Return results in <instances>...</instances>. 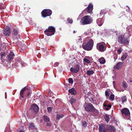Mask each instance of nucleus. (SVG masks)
Wrapping results in <instances>:
<instances>
[{
	"label": "nucleus",
	"mask_w": 132,
	"mask_h": 132,
	"mask_svg": "<svg viewBox=\"0 0 132 132\" xmlns=\"http://www.w3.org/2000/svg\"><path fill=\"white\" fill-rule=\"evenodd\" d=\"M15 56L14 53L12 51H10L9 54L6 57V60L4 59L5 56V53L4 52L0 53V59L3 63L6 64L10 63L13 61Z\"/></svg>",
	"instance_id": "obj_1"
},
{
	"label": "nucleus",
	"mask_w": 132,
	"mask_h": 132,
	"mask_svg": "<svg viewBox=\"0 0 132 132\" xmlns=\"http://www.w3.org/2000/svg\"><path fill=\"white\" fill-rule=\"evenodd\" d=\"M118 41L119 43L125 45H128L129 42V41L128 40V38L123 34H121L118 36Z\"/></svg>",
	"instance_id": "obj_2"
},
{
	"label": "nucleus",
	"mask_w": 132,
	"mask_h": 132,
	"mask_svg": "<svg viewBox=\"0 0 132 132\" xmlns=\"http://www.w3.org/2000/svg\"><path fill=\"white\" fill-rule=\"evenodd\" d=\"M93 21L92 18L90 16L86 15L83 17L80 21L81 24L85 25L91 23Z\"/></svg>",
	"instance_id": "obj_3"
},
{
	"label": "nucleus",
	"mask_w": 132,
	"mask_h": 132,
	"mask_svg": "<svg viewBox=\"0 0 132 132\" xmlns=\"http://www.w3.org/2000/svg\"><path fill=\"white\" fill-rule=\"evenodd\" d=\"M94 45V41L91 39H90L87 43L82 44V48L85 50L90 51L91 50Z\"/></svg>",
	"instance_id": "obj_4"
},
{
	"label": "nucleus",
	"mask_w": 132,
	"mask_h": 132,
	"mask_svg": "<svg viewBox=\"0 0 132 132\" xmlns=\"http://www.w3.org/2000/svg\"><path fill=\"white\" fill-rule=\"evenodd\" d=\"M84 107L85 110L87 111H90L92 112H98L97 110L91 103H85L84 104Z\"/></svg>",
	"instance_id": "obj_5"
},
{
	"label": "nucleus",
	"mask_w": 132,
	"mask_h": 132,
	"mask_svg": "<svg viewBox=\"0 0 132 132\" xmlns=\"http://www.w3.org/2000/svg\"><path fill=\"white\" fill-rule=\"evenodd\" d=\"M55 30L54 27L53 26H50L44 31V33L48 36H51L54 34Z\"/></svg>",
	"instance_id": "obj_6"
},
{
	"label": "nucleus",
	"mask_w": 132,
	"mask_h": 132,
	"mask_svg": "<svg viewBox=\"0 0 132 132\" xmlns=\"http://www.w3.org/2000/svg\"><path fill=\"white\" fill-rule=\"evenodd\" d=\"M96 48L100 52H103L105 51L107 48V46L104 42L98 43L96 44Z\"/></svg>",
	"instance_id": "obj_7"
},
{
	"label": "nucleus",
	"mask_w": 132,
	"mask_h": 132,
	"mask_svg": "<svg viewBox=\"0 0 132 132\" xmlns=\"http://www.w3.org/2000/svg\"><path fill=\"white\" fill-rule=\"evenodd\" d=\"M52 13V11L49 9H45L43 10L41 12L42 16L44 18L50 16Z\"/></svg>",
	"instance_id": "obj_8"
},
{
	"label": "nucleus",
	"mask_w": 132,
	"mask_h": 132,
	"mask_svg": "<svg viewBox=\"0 0 132 132\" xmlns=\"http://www.w3.org/2000/svg\"><path fill=\"white\" fill-rule=\"evenodd\" d=\"M11 32V29L8 26H6L3 30V34L5 36H9Z\"/></svg>",
	"instance_id": "obj_9"
},
{
	"label": "nucleus",
	"mask_w": 132,
	"mask_h": 132,
	"mask_svg": "<svg viewBox=\"0 0 132 132\" xmlns=\"http://www.w3.org/2000/svg\"><path fill=\"white\" fill-rule=\"evenodd\" d=\"M80 70L79 65L76 64L74 67H71L70 68V71L73 73H77Z\"/></svg>",
	"instance_id": "obj_10"
},
{
	"label": "nucleus",
	"mask_w": 132,
	"mask_h": 132,
	"mask_svg": "<svg viewBox=\"0 0 132 132\" xmlns=\"http://www.w3.org/2000/svg\"><path fill=\"white\" fill-rule=\"evenodd\" d=\"M121 112L122 115L124 114L126 117L129 116L130 115V112L129 110L126 108L122 109L121 111Z\"/></svg>",
	"instance_id": "obj_11"
},
{
	"label": "nucleus",
	"mask_w": 132,
	"mask_h": 132,
	"mask_svg": "<svg viewBox=\"0 0 132 132\" xmlns=\"http://www.w3.org/2000/svg\"><path fill=\"white\" fill-rule=\"evenodd\" d=\"M123 63L119 62L114 67V68L117 70H119L121 69L123 66Z\"/></svg>",
	"instance_id": "obj_12"
},
{
	"label": "nucleus",
	"mask_w": 132,
	"mask_h": 132,
	"mask_svg": "<svg viewBox=\"0 0 132 132\" xmlns=\"http://www.w3.org/2000/svg\"><path fill=\"white\" fill-rule=\"evenodd\" d=\"M99 130L100 132H108L107 129L105 128L104 125L103 124L99 126Z\"/></svg>",
	"instance_id": "obj_13"
},
{
	"label": "nucleus",
	"mask_w": 132,
	"mask_h": 132,
	"mask_svg": "<svg viewBox=\"0 0 132 132\" xmlns=\"http://www.w3.org/2000/svg\"><path fill=\"white\" fill-rule=\"evenodd\" d=\"M108 132H115L114 127L111 126H108L107 127Z\"/></svg>",
	"instance_id": "obj_14"
},
{
	"label": "nucleus",
	"mask_w": 132,
	"mask_h": 132,
	"mask_svg": "<svg viewBox=\"0 0 132 132\" xmlns=\"http://www.w3.org/2000/svg\"><path fill=\"white\" fill-rule=\"evenodd\" d=\"M104 20L102 18H99L96 20V23L99 26H101L104 22Z\"/></svg>",
	"instance_id": "obj_15"
},
{
	"label": "nucleus",
	"mask_w": 132,
	"mask_h": 132,
	"mask_svg": "<svg viewBox=\"0 0 132 132\" xmlns=\"http://www.w3.org/2000/svg\"><path fill=\"white\" fill-rule=\"evenodd\" d=\"M68 92L72 95H75L77 93L76 91L73 88L70 89L68 90Z\"/></svg>",
	"instance_id": "obj_16"
},
{
	"label": "nucleus",
	"mask_w": 132,
	"mask_h": 132,
	"mask_svg": "<svg viewBox=\"0 0 132 132\" xmlns=\"http://www.w3.org/2000/svg\"><path fill=\"white\" fill-rule=\"evenodd\" d=\"M31 109H32L36 112H37L39 110L38 106L35 104L31 106Z\"/></svg>",
	"instance_id": "obj_17"
},
{
	"label": "nucleus",
	"mask_w": 132,
	"mask_h": 132,
	"mask_svg": "<svg viewBox=\"0 0 132 132\" xmlns=\"http://www.w3.org/2000/svg\"><path fill=\"white\" fill-rule=\"evenodd\" d=\"M93 5L91 4H89L88 6L86 8L87 10V12L89 13L92 11L93 9Z\"/></svg>",
	"instance_id": "obj_18"
},
{
	"label": "nucleus",
	"mask_w": 132,
	"mask_h": 132,
	"mask_svg": "<svg viewBox=\"0 0 132 132\" xmlns=\"http://www.w3.org/2000/svg\"><path fill=\"white\" fill-rule=\"evenodd\" d=\"M18 31L15 29H14L13 30L12 32V35H13V38H14L15 37V38H17V37H16L17 36V35L18 34Z\"/></svg>",
	"instance_id": "obj_19"
},
{
	"label": "nucleus",
	"mask_w": 132,
	"mask_h": 132,
	"mask_svg": "<svg viewBox=\"0 0 132 132\" xmlns=\"http://www.w3.org/2000/svg\"><path fill=\"white\" fill-rule=\"evenodd\" d=\"M43 119L45 122H48L50 121V119L47 115H44Z\"/></svg>",
	"instance_id": "obj_20"
},
{
	"label": "nucleus",
	"mask_w": 132,
	"mask_h": 132,
	"mask_svg": "<svg viewBox=\"0 0 132 132\" xmlns=\"http://www.w3.org/2000/svg\"><path fill=\"white\" fill-rule=\"evenodd\" d=\"M106 13V11L105 9L102 10L100 13V16L101 17L103 15H104Z\"/></svg>",
	"instance_id": "obj_21"
},
{
	"label": "nucleus",
	"mask_w": 132,
	"mask_h": 132,
	"mask_svg": "<svg viewBox=\"0 0 132 132\" xmlns=\"http://www.w3.org/2000/svg\"><path fill=\"white\" fill-rule=\"evenodd\" d=\"M99 61L100 63L101 64H104L105 62V60L104 58L103 57H102L100 59Z\"/></svg>",
	"instance_id": "obj_22"
},
{
	"label": "nucleus",
	"mask_w": 132,
	"mask_h": 132,
	"mask_svg": "<svg viewBox=\"0 0 132 132\" xmlns=\"http://www.w3.org/2000/svg\"><path fill=\"white\" fill-rule=\"evenodd\" d=\"M94 73V72L93 70H88L87 71V74L89 76L93 75Z\"/></svg>",
	"instance_id": "obj_23"
},
{
	"label": "nucleus",
	"mask_w": 132,
	"mask_h": 132,
	"mask_svg": "<svg viewBox=\"0 0 132 132\" xmlns=\"http://www.w3.org/2000/svg\"><path fill=\"white\" fill-rule=\"evenodd\" d=\"M128 56L127 53H126L125 54H123L121 57V59L122 61L125 60Z\"/></svg>",
	"instance_id": "obj_24"
},
{
	"label": "nucleus",
	"mask_w": 132,
	"mask_h": 132,
	"mask_svg": "<svg viewBox=\"0 0 132 132\" xmlns=\"http://www.w3.org/2000/svg\"><path fill=\"white\" fill-rule=\"evenodd\" d=\"M26 91L23 88V89H21L20 92V96L22 97V98H23V94L24 93V92Z\"/></svg>",
	"instance_id": "obj_25"
},
{
	"label": "nucleus",
	"mask_w": 132,
	"mask_h": 132,
	"mask_svg": "<svg viewBox=\"0 0 132 132\" xmlns=\"http://www.w3.org/2000/svg\"><path fill=\"white\" fill-rule=\"evenodd\" d=\"M104 118L106 122L107 123H108L110 119L108 115L107 114H105Z\"/></svg>",
	"instance_id": "obj_26"
},
{
	"label": "nucleus",
	"mask_w": 132,
	"mask_h": 132,
	"mask_svg": "<svg viewBox=\"0 0 132 132\" xmlns=\"http://www.w3.org/2000/svg\"><path fill=\"white\" fill-rule=\"evenodd\" d=\"M64 115L63 114L60 115L59 114H57L56 115V119L57 120H59L60 118H62L63 117Z\"/></svg>",
	"instance_id": "obj_27"
},
{
	"label": "nucleus",
	"mask_w": 132,
	"mask_h": 132,
	"mask_svg": "<svg viewBox=\"0 0 132 132\" xmlns=\"http://www.w3.org/2000/svg\"><path fill=\"white\" fill-rule=\"evenodd\" d=\"M122 84L123 87L125 88H127L128 87L127 84L125 81H123Z\"/></svg>",
	"instance_id": "obj_28"
},
{
	"label": "nucleus",
	"mask_w": 132,
	"mask_h": 132,
	"mask_svg": "<svg viewBox=\"0 0 132 132\" xmlns=\"http://www.w3.org/2000/svg\"><path fill=\"white\" fill-rule=\"evenodd\" d=\"M127 101V98L126 96H122L121 97V101L122 102H125Z\"/></svg>",
	"instance_id": "obj_29"
},
{
	"label": "nucleus",
	"mask_w": 132,
	"mask_h": 132,
	"mask_svg": "<svg viewBox=\"0 0 132 132\" xmlns=\"http://www.w3.org/2000/svg\"><path fill=\"white\" fill-rule=\"evenodd\" d=\"M114 95L113 94H111L109 97V99L111 101H113L114 100Z\"/></svg>",
	"instance_id": "obj_30"
},
{
	"label": "nucleus",
	"mask_w": 132,
	"mask_h": 132,
	"mask_svg": "<svg viewBox=\"0 0 132 132\" xmlns=\"http://www.w3.org/2000/svg\"><path fill=\"white\" fill-rule=\"evenodd\" d=\"M29 128L31 129H34L35 127V126L33 123H30L29 124Z\"/></svg>",
	"instance_id": "obj_31"
},
{
	"label": "nucleus",
	"mask_w": 132,
	"mask_h": 132,
	"mask_svg": "<svg viewBox=\"0 0 132 132\" xmlns=\"http://www.w3.org/2000/svg\"><path fill=\"white\" fill-rule=\"evenodd\" d=\"M6 7L4 4L2 3L0 4V9H4Z\"/></svg>",
	"instance_id": "obj_32"
},
{
	"label": "nucleus",
	"mask_w": 132,
	"mask_h": 132,
	"mask_svg": "<svg viewBox=\"0 0 132 132\" xmlns=\"http://www.w3.org/2000/svg\"><path fill=\"white\" fill-rule=\"evenodd\" d=\"M23 88L25 90V91H26L27 92V91L28 92L29 91H31L30 87L28 86H27L24 87Z\"/></svg>",
	"instance_id": "obj_33"
},
{
	"label": "nucleus",
	"mask_w": 132,
	"mask_h": 132,
	"mask_svg": "<svg viewBox=\"0 0 132 132\" xmlns=\"http://www.w3.org/2000/svg\"><path fill=\"white\" fill-rule=\"evenodd\" d=\"M19 64H21L22 66H24L26 65V64L24 62L21 60H19Z\"/></svg>",
	"instance_id": "obj_34"
},
{
	"label": "nucleus",
	"mask_w": 132,
	"mask_h": 132,
	"mask_svg": "<svg viewBox=\"0 0 132 132\" xmlns=\"http://www.w3.org/2000/svg\"><path fill=\"white\" fill-rule=\"evenodd\" d=\"M76 100L73 98H71L70 100V102L71 104H72L73 103L75 102Z\"/></svg>",
	"instance_id": "obj_35"
},
{
	"label": "nucleus",
	"mask_w": 132,
	"mask_h": 132,
	"mask_svg": "<svg viewBox=\"0 0 132 132\" xmlns=\"http://www.w3.org/2000/svg\"><path fill=\"white\" fill-rule=\"evenodd\" d=\"M21 45H19V48H20V51H23L25 50L24 47L22 46V47Z\"/></svg>",
	"instance_id": "obj_36"
},
{
	"label": "nucleus",
	"mask_w": 132,
	"mask_h": 132,
	"mask_svg": "<svg viewBox=\"0 0 132 132\" xmlns=\"http://www.w3.org/2000/svg\"><path fill=\"white\" fill-rule=\"evenodd\" d=\"M67 21L68 22V23L70 24H72L73 22L72 19L69 18L67 19Z\"/></svg>",
	"instance_id": "obj_37"
},
{
	"label": "nucleus",
	"mask_w": 132,
	"mask_h": 132,
	"mask_svg": "<svg viewBox=\"0 0 132 132\" xmlns=\"http://www.w3.org/2000/svg\"><path fill=\"white\" fill-rule=\"evenodd\" d=\"M28 93L27 94V97L28 98H29L30 96V95L32 93L31 91H29L27 92Z\"/></svg>",
	"instance_id": "obj_38"
},
{
	"label": "nucleus",
	"mask_w": 132,
	"mask_h": 132,
	"mask_svg": "<svg viewBox=\"0 0 132 132\" xmlns=\"http://www.w3.org/2000/svg\"><path fill=\"white\" fill-rule=\"evenodd\" d=\"M87 122L85 121H84L82 122V126H83L85 127L87 126Z\"/></svg>",
	"instance_id": "obj_39"
},
{
	"label": "nucleus",
	"mask_w": 132,
	"mask_h": 132,
	"mask_svg": "<svg viewBox=\"0 0 132 132\" xmlns=\"http://www.w3.org/2000/svg\"><path fill=\"white\" fill-rule=\"evenodd\" d=\"M84 62L87 63H90V61L88 59L85 58L83 60Z\"/></svg>",
	"instance_id": "obj_40"
},
{
	"label": "nucleus",
	"mask_w": 132,
	"mask_h": 132,
	"mask_svg": "<svg viewBox=\"0 0 132 132\" xmlns=\"http://www.w3.org/2000/svg\"><path fill=\"white\" fill-rule=\"evenodd\" d=\"M105 94L106 97L109 96L110 95V93L109 91L108 90H106L105 92Z\"/></svg>",
	"instance_id": "obj_41"
},
{
	"label": "nucleus",
	"mask_w": 132,
	"mask_h": 132,
	"mask_svg": "<svg viewBox=\"0 0 132 132\" xmlns=\"http://www.w3.org/2000/svg\"><path fill=\"white\" fill-rule=\"evenodd\" d=\"M68 81L71 84H72L73 82V80L72 78H70L68 79Z\"/></svg>",
	"instance_id": "obj_42"
},
{
	"label": "nucleus",
	"mask_w": 132,
	"mask_h": 132,
	"mask_svg": "<svg viewBox=\"0 0 132 132\" xmlns=\"http://www.w3.org/2000/svg\"><path fill=\"white\" fill-rule=\"evenodd\" d=\"M122 49L121 47H120L118 50L117 51L118 53H119V54H120L122 52Z\"/></svg>",
	"instance_id": "obj_43"
},
{
	"label": "nucleus",
	"mask_w": 132,
	"mask_h": 132,
	"mask_svg": "<svg viewBox=\"0 0 132 132\" xmlns=\"http://www.w3.org/2000/svg\"><path fill=\"white\" fill-rule=\"evenodd\" d=\"M52 109L51 107H48L47 108V110L48 112H50L52 111Z\"/></svg>",
	"instance_id": "obj_44"
},
{
	"label": "nucleus",
	"mask_w": 132,
	"mask_h": 132,
	"mask_svg": "<svg viewBox=\"0 0 132 132\" xmlns=\"http://www.w3.org/2000/svg\"><path fill=\"white\" fill-rule=\"evenodd\" d=\"M19 60L18 61H17L15 63H14V65L15 66H18L19 64Z\"/></svg>",
	"instance_id": "obj_45"
},
{
	"label": "nucleus",
	"mask_w": 132,
	"mask_h": 132,
	"mask_svg": "<svg viewBox=\"0 0 132 132\" xmlns=\"http://www.w3.org/2000/svg\"><path fill=\"white\" fill-rule=\"evenodd\" d=\"M59 64V63L58 62H56L54 64V67H56L58 66Z\"/></svg>",
	"instance_id": "obj_46"
},
{
	"label": "nucleus",
	"mask_w": 132,
	"mask_h": 132,
	"mask_svg": "<svg viewBox=\"0 0 132 132\" xmlns=\"http://www.w3.org/2000/svg\"><path fill=\"white\" fill-rule=\"evenodd\" d=\"M29 22L30 24H32L33 23V21H32V19L31 18L30 19H29Z\"/></svg>",
	"instance_id": "obj_47"
},
{
	"label": "nucleus",
	"mask_w": 132,
	"mask_h": 132,
	"mask_svg": "<svg viewBox=\"0 0 132 132\" xmlns=\"http://www.w3.org/2000/svg\"><path fill=\"white\" fill-rule=\"evenodd\" d=\"M46 126H51V124L50 123H46Z\"/></svg>",
	"instance_id": "obj_48"
},
{
	"label": "nucleus",
	"mask_w": 132,
	"mask_h": 132,
	"mask_svg": "<svg viewBox=\"0 0 132 132\" xmlns=\"http://www.w3.org/2000/svg\"><path fill=\"white\" fill-rule=\"evenodd\" d=\"M111 104H109L108 105H107V107H108V108H109L110 109V108H111Z\"/></svg>",
	"instance_id": "obj_49"
},
{
	"label": "nucleus",
	"mask_w": 132,
	"mask_h": 132,
	"mask_svg": "<svg viewBox=\"0 0 132 132\" xmlns=\"http://www.w3.org/2000/svg\"><path fill=\"white\" fill-rule=\"evenodd\" d=\"M103 106L104 107H107V105L106 104L104 103L103 104Z\"/></svg>",
	"instance_id": "obj_50"
},
{
	"label": "nucleus",
	"mask_w": 132,
	"mask_h": 132,
	"mask_svg": "<svg viewBox=\"0 0 132 132\" xmlns=\"http://www.w3.org/2000/svg\"><path fill=\"white\" fill-rule=\"evenodd\" d=\"M110 109L109 108H108V107H107L106 108V110H109Z\"/></svg>",
	"instance_id": "obj_51"
},
{
	"label": "nucleus",
	"mask_w": 132,
	"mask_h": 132,
	"mask_svg": "<svg viewBox=\"0 0 132 132\" xmlns=\"http://www.w3.org/2000/svg\"><path fill=\"white\" fill-rule=\"evenodd\" d=\"M129 82L131 83H132V80H129Z\"/></svg>",
	"instance_id": "obj_52"
},
{
	"label": "nucleus",
	"mask_w": 132,
	"mask_h": 132,
	"mask_svg": "<svg viewBox=\"0 0 132 132\" xmlns=\"http://www.w3.org/2000/svg\"><path fill=\"white\" fill-rule=\"evenodd\" d=\"M19 132H24L23 130H20Z\"/></svg>",
	"instance_id": "obj_53"
},
{
	"label": "nucleus",
	"mask_w": 132,
	"mask_h": 132,
	"mask_svg": "<svg viewBox=\"0 0 132 132\" xmlns=\"http://www.w3.org/2000/svg\"><path fill=\"white\" fill-rule=\"evenodd\" d=\"M113 85H114V84L115 83V82L114 81H113Z\"/></svg>",
	"instance_id": "obj_54"
},
{
	"label": "nucleus",
	"mask_w": 132,
	"mask_h": 132,
	"mask_svg": "<svg viewBox=\"0 0 132 132\" xmlns=\"http://www.w3.org/2000/svg\"><path fill=\"white\" fill-rule=\"evenodd\" d=\"M73 33H75V30L73 31Z\"/></svg>",
	"instance_id": "obj_55"
},
{
	"label": "nucleus",
	"mask_w": 132,
	"mask_h": 132,
	"mask_svg": "<svg viewBox=\"0 0 132 132\" xmlns=\"http://www.w3.org/2000/svg\"><path fill=\"white\" fill-rule=\"evenodd\" d=\"M5 98H6V97L5 96Z\"/></svg>",
	"instance_id": "obj_56"
},
{
	"label": "nucleus",
	"mask_w": 132,
	"mask_h": 132,
	"mask_svg": "<svg viewBox=\"0 0 132 132\" xmlns=\"http://www.w3.org/2000/svg\"><path fill=\"white\" fill-rule=\"evenodd\" d=\"M117 58L116 59H117Z\"/></svg>",
	"instance_id": "obj_57"
},
{
	"label": "nucleus",
	"mask_w": 132,
	"mask_h": 132,
	"mask_svg": "<svg viewBox=\"0 0 132 132\" xmlns=\"http://www.w3.org/2000/svg\"><path fill=\"white\" fill-rule=\"evenodd\" d=\"M85 9L84 10V11H85Z\"/></svg>",
	"instance_id": "obj_58"
},
{
	"label": "nucleus",
	"mask_w": 132,
	"mask_h": 132,
	"mask_svg": "<svg viewBox=\"0 0 132 132\" xmlns=\"http://www.w3.org/2000/svg\"><path fill=\"white\" fill-rule=\"evenodd\" d=\"M131 129V130H132V129Z\"/></svg>",
	"instance_id": "obj_59"
}]
</instances>
